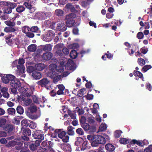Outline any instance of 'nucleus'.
Segmentation results:
<instances>
[{"instance_id":"nucleus-1","label":"nucleus","mask_w":152,"mask_h":152,"mask_svg":"<svg viewBox=\"0 0 152 152\" xmlns=\"http://www.w3.org/2000/svg\"><path fill=\"white\" fill-rule=\"evenodd\" d=\"M0 76L3 83L7 84L9 83H10L12 82L13 80L15 78V77L11 74H0Z\"/></svg>"},{"instance_id":"nucleus-2","label":"nucleus","mask_w":152,"mask_h":152,"mask_svg":"<svg viewBox=\"0 0 152 152\" xmlns=\"http://www.w3.org/2000/svg\"><path fill=\"white\" fill-rule=\"evenodd\" d=\"M12 88L11 89V91L12 94H15L17 92V89L20 88L21 85V83L19 79L15 77L14 80L10 84Z\"/></svg>"},{"instance_id":"nucleus-3","label":"nucleus","mask_w":152,"mask_h":152,"mask_svg":"<svg viewBox=\"0 0 152 152\" xmlns=\"http://www.w3.org/2000/svg\"><path fill=\"white\" fill-rule=\"evenodd\" d=\"M76 15L74 14L71 13L66 15V24L68 27L72 26L75 23V20L73 18L75 17Z\"/></svg>"},{"instance_id":"nucleus-4","label":"nucleus","mask_w":152,"mask_h":152,"mask_svg":"<svg viewBox=\"0 0 152 152\" xmlns=\"http://www.w3.org/2000/svg\"><path fill=\"white\" fill-rule=\"evenodd\" d=\"M34 133L32 134L33 137L35 139H39L43 140L44 136L43 132L40 130H36L34 132Z\"/></svg>"},{"instance_id":"nucleus-5","label":"nucleus","mask_w":152,"mask_h":152,"mask_svg":"<svg viewBox=\"0 0 152 152\" xmlns=\"http://www.w3.org/2000/svg\"><path fill=\"white\" fill-rule=\"evenodd\" d=\"M49 83L50 80L47 78L44 77L38 81L37 82V84L42 87H45L47 88V86Z\"/></svg>"},{"instance_id":"nucleus-6","label":"nucleus","mask_w":152,"mask_h":152,"mask_svg":"<svg viewBox=\"0 0 152 152\" xmlns=\"http://www.w3.org/2000/svg\"><path fill=\"white\" fill-rule=\"evenodd\" d=\"M34 16L38 20H45L47 18V15L46 13L41 12L36 13Z\"/></svg>"},{"instance_id":"nucleus-7","label":"nucleus","mask_w":152,"mask_h":152,"mask_svg":"<svg viewBox=\"0 0 152 152\" xmlns=\"http://www.w3.org/2000/svg\"><path fill=\"white\" fill-rule=\"evenodd\" d=\"M54 34L55 33L52 30L49 31L47 33L46 36L44 37V40L46 42L51 41Z\"/></svg>"},{"instance_id":"nucleus-8","label":"nucleus","mask_w":152,"mask_h":152,"mask_svg":"<svg viewBox=\"0 0 152 152\" xmlns=\"http://www.w3.org/2000/svg\"><path fill=\"white\" fill-rule=\"evenodd\" d=\"M145 142H147V140H144L142 142V141L137 140L135 139L132 140L130 142L131 144H137L140 146H143V145H145Z\"/></svg>"},{"instance_id":"nucleus-9","label":"nucleus","mask_w":152,"mask_h":152,"mask_svg":"<svg viewBox=\"0 0 152 152\" xmlns=\"http://www.w3.org/2000/svg\"><path fill=\"white\" fill-rule=\"evenodd\" d=\"M57 29L58 30L61 32H64L67 29L66 25L64 22H61L57 24Z\"/></svg>"},{"instance_id":"nucleus-10","label":"nucleus","mask_w":152,"mask_h":152,"mask_svg":"<svg viewBox=\"0 0 152 152\" xmlns=\"http://www.w3.org/2000/svg\"><path fill=\"white\" fill-rule=\"evenodd\" d=\"M57 86L58 89V90L57 92V94L58 95L61 94L64 95L65 94L64 92L65 89L64 86L62 84H59L57 85Z\"/></svg>"},{"instance_id":"nucleus-11","label":"nucleus","mask_w":152,"mask_h":152,"mask_svg":"<svg viewBox=\"0 0 152 152\" xmlns=\"http://www.w3.org/2000/svg\"><path fill=\"white\" fill-rule=\"evenodd\" d=\"M4 130L8 133L12 132L15 128L14 126L11 124H6L4 128Z\"/></svg>"},{"instance_id":"nucleus-12","label":"nucleus","mask_w":152,"mask_h":152,"mask_svg":"<svg viewBox=\"0 0 152 152\" xmlns=\"http://www.w3.org/2000/svg\"><path fill=\"white\" fill-rule=\"evenodd\" d=\"M31 75L34 79L37 80L40 79L42 77L41 73L36 71H33Z\"/></svg>"},{"instance_id":"nucleus-13","label":"nucleus","mask_w":152,"mask_h":152,"mask_svg":"<svg viewBox=\"0 0 152 152\" xmlns=\"http://www.w3.org/2000/svg\"><path fill=\"white\" fill-rule=\"evenodd\" d=\"M17 74L19 75L20 74L24 73L25 72V68L24 66L17 65Z\"/></svg>"},{"instance_id":"nucleus-14","label":"nucleus","mask_w":152,"mask_h":152,"mask_svg":"<svg viewBox=\"0 0 152 152\" xmlns=\"http://www.w3.org/2000/svg\"><path fill=\"white\" fill-rule=\"evenodd\" d=\"M53 56V54L50 52H46L44 53L42 55V58L45 60H50Z\"/></svg>"},{"instance_id":"nucleus-15","label":"nucleus","mask_w":152,"mask_h":152,"mask_svg":"<svg viewBox=\"0 0 152 152\" xmlns=\"http://www.w3.org/2000/svg\"><path fill=\"white\" fill-rule=\"evenodd\" d=\"M105 148L109 152H113L115 149L114 146L110 143L106 144L105 145Z\"/></svg>"},{"instance_id":"nucleus-16","label":"nucleus","mask_w":152,"mask_h":152,"mask_svg":"<svg viewBox=\"0 0 152 152\" xmlns=\"http://www.w3.org/2000/svg\"><path fill=\"white\" fill-rule=\"evenodd\" d=\"M97 138V135H96L93 141L91 142V145L92 147H97L99 145V140H98V139Z\"/></svg>"},{"instance_id":"nucleus-17","label":"nucleus","mask_w":152,"mask_h":152,"mask_svg":"<svg viewBox=\"0 0 152 152\" xmlns=\"http://www.w3.org/2000/svg\"><path fill=\"white\" fill-rule=\"evenodd\" d=\"M97 139L99 140V143L100 144H105L106 141V140L105 138L101 135H97Z\"/></svg>"},{"instance_id":"nucleus-18","label":"nucleus","mask_w":152,"mask_h":152,"mask_svg":"<svg viewBox=\"0 0 152 152\" xmlns=\"http://www.w3.org/2000/svg\"><path fill=\"white\" fill-rule=\"evenodd\" d=\"M81 126L85 131L89 130V132L92 131L91 129L93 127L90 126L88 124L86 123L82 124Z\"/></svg>"},{"instance_id":"nucleus-19","label":"nucleus","mask_w":152,"mask_h":152,"mask_svg":"<svg viewBox=\"0 0 152 152\" xmlns=\"http://www.w3.org/2000/svg\"><path fill=\"white\" fill-rule=\"evenodd\" d=\"M26 92L24 95L27 97H30L33 94V91L31 88H26Z\"/></svg>"},{"instance_id":"nucleus-20","label":"nucleus","mask_w":152,"mask_h":152,"mask_svg":"<svg viewBox=\"0 0 152 152\" xmlns=\"http://www.w3.org/2000/svg\"><path fill=\"white\" fill-rule=\"evenodd\" d=\"M35 3V0H28L27 1L24 2L23 4L25 7L33 6V5ZM30 7L29 6V7Z\"/></svg>"},{"instance_id":"nucleus-21","label":"nucleus","mask_w":152,"mask_h":152,"mask_svg":"<svg viewBox=\"0 0 152 152\" xmlns=\"http://www.w3.org/2000/svg\"><path fill=\"white\" fill-rule=\"evenodd\" d=\"M79 54L75 50H72L70 54V56L72 58L75 59L77 57V55Z\"/></svg>"},{"instance_id":"nucleus-22","label":"nucleus","mask_w":152,"mask_h":152,"mask_svg":"<svg viewBox=\"0 0 152 152\" xmlns=\"http://www.w3.org/2000/svg\"><path fill=\"white\" fill-rule=\"evenodd\" d=\"M16 31L14 28L10 27H5L4 29V31L6 33L14 32Z\"/></svg>"},{"instance_id":"nucleus-23","label":"nucleus","mask_w":152,"mask_h":152,"mask_svg":"<svg viewBox=\"0 0 152 152\" xmlns=\"http://www.w3.org/2000/svg\"><path fill=\"white\" fill-rule=\"evenodd\" d=\"M72 126H69L67 127V133L68 135H73L74 134V132L73 129H74Z\"/></svg>"},{"instance_id":"nucleus-24","label":"nucleus","mask_w":152,"mask_h":152,"mask_svg":"<svg viewBox=\"0 0 152 152\" xmlns=\"http://www.w3.org/2000/svg\"><path fill=\"white\" fill-rule=\"evenodd\" d=\"M36 70L38 71H42L44 68V66L42 63L36 64L35 66Z\"/></svg>"},{"instance_id":"nucleus-25","label":"nucleus","mask_w":152,"mask_h":152,"mask_svg":"<svg viewBox=\"0 0 152 152\" xmlns=\"http://www.w3.org/2000/svg\"><path fill=\"white\" fill-rule=\"evenodd\" d=\"M90 146H89V143L88 141H85L82 144L81 149L82 150H84L86 149H89Z\"/></svg>"},{"instance_id":"nucleus-26","label":"nucleus","mask_w":152,"mask_h":152,"mask_svg":"<svg viewBox=\"0 0 152 152\" xmlns=\"http://www.w3.org/2000/svg\"><path fill=\"white\" fill-rule=\"evenodd\" d=\"M52 46L50 44L45 45L43 48V50L45 52L50 51L52 49Z\"/></svg>"},{"instance_id":"nucleus-27","label":"nucleus","mask_w":152,"mask_h":152,"mask_svg":"<svg viewBox=\"0 0 152 152\" xmlns=\"http://www.w3.org/2000/svg\"><path fill=\"white\" fill-rule=\"evenodd\" d=\"M22 101L24 102V104L26 106H28L29 105L31 102V100L29 98H26L24 97H23L22 98Z\"/></svg>"},{"instance_id":"nucleus-28","label":"nucleus","mask_w":152,"mask_h":152,"mask_svg":"<svg viewBox=\"0 0 152 152\" xmlns=\"http://www.w3.org/2000/svg\"><path fill=\"white\" fill-rule=\"evenodd\" d=\"M86 88H82L77 92V95L79 97H82L86 93Z\"/></svg>"},{"instance_id":"nucleus-29","label":"nucleus","mask_w":152,"mask_h":152,"mask_svg":"<svg viewBox=\"0 0 152 152\" xmlns=\"http://www.w3.org/2000/svg\"><path fill=\"white\" fill-rule=\"evenodd\" d=\"M31 131L28 128L25 129L23 131V135L29 136L31 135Z\"/></svg>"},{"instance_id":"nucleus-30","label":"nucleus","mask_w":152,"mask_h":152,"mask_svg":"<svg viewBox=\"0 0 152 152\" xmlns=\"http://www.w3.org/2000/svg\"><path fill=\"white\" fill-rule=\"evenodd\" d=\"M37 152H53V150L50 149L48 150L41 147L39 148Z\"/></svg>"},{"instance_id":"nucleus-31","label":"nucleus","mask_w":152,"mask_h":152,"mask_svg":"<svg viewBox=\"0 0 152 152\" xmlns=\"http://www.w3.org/2000/svg\"><path fill=\"white\" fill-rule=\"evenodd\" d=\"M28 50L31 52H34L36 50V45L34 44H31L28 47Z\"/></svg>"},{"instance_id":"nucleus-32","label":"nucleus","mask_w":152,"mask_h":152,"mask_svg":"<svg viewBox=\"0 0 152 152\" xmlns=\"http://www.w3.org/2000/svg\"><path fill=\"white\" fill-rule=\"evenodd\" d=\"M107 126L104 124H102L100 126L98 131L99 132H103L106 130Z\"/></svg>"},{"instance_id":"nucleus-33","label":"nucleus","mask_w":152,"mask_h":152,"mask_svg":"<svg viewBox=\"0 0 152 152\" xmlns=\"http://www.w3.org/2000/svg\"><path fill=\"white\" fill-rule=\"evenodd\" d=\"M21 124L23 127H27L29 124L28 121L26 119H24L21 121Z\"/></svg>"},{"instance_id":"nucleus-34","label":"nucleus","mask_w":152,"mask_h":152,"mask_svg":"<svg viewBox=\"0 0 152 152\" xmlns=\"http://www.w3.org/2000/svg\"><path fill=\"white\" fill-rule=\"evenodd\" d=\"M30 31L33 33H37L39 31V28L36 26H32L30 27Z\"/></svg>"},{"instance_id":"nucleus-35","label":"nucleus","mask_w":152,"mask_h":152,"mask_svg":"<svg viewBox=\"0 0 152 152\" xmlns=\"http://www.w3.org/2000/svg\"><path fill=\"white\" fill-rule=\"evenodd\" d=\"M30 27L27 26H24L22 28V31L26 34L28 32L30 31Z\"/></svg>"},{"instance_id":"nucleus-36","label":"nucleus","mask_w":152,"mask_h":152,"mask_svg":"<svg viewBox=\"0 0 152 152\" xmlns=\"http://www.w3.org/2000/svg\"><path fill=\"white\" fill-rule=\"evenodd\" d=\"M5 24L10 27H13L15 25V22L13 21H11L10 20H7L5 22Z\"/></svg>"},{"instance_id":"nucleus-37","label":"nucleus","mask_w":152,"mask_h":152,"mask_svg":"<svg viewBox=\"0 0 152 152\" xmlns=\"http://www.w3.org/2000/svg\"><path fill=\"white\" fill-rule=\"evenodd\" d=\"M12 12V10L8 6L5 7L3 11V12L4 13H5L7 14H10Z\"/></svg>"},{"instance_id":"nucleus-38","label":"nucleus","mask_w":152,"mask_h":152,"mask_svg":"<svg viewBox=\"0 0 152 152\" xmlns=\"http://www.w3.org/2000/svg\"><path fill=\"white\" fill-rule=\"evenodd\" d=\"M17 112L20 114H22L24 112V109L23 107L20 106H18L16 108Z\"/></svg>"},{"instance_id":"nucleus-39","label":"nucleus","mask_w":152,"mask_h":152,"mask_svg":"<svg viewBox=\"0 0 152 152\" xmlns=\"http://www.w3.org/2000/svg\"><path fill=\"white\" fill-rule=\"evenodd\" d=\"M7 111L9 114L13 115L15 114V110L14 108L11 107L8 109Z\"/></svg>"},{"instance_id":"nucleus-40","label":"nucleus","mask_w":152,"mask_h":152,"mask_svg":"<svg viewBox=\"0 0 152 152\" xmlns=\"http://www.w3.org/2000/svg\"><path fill=\"white\" fill-rule=\"evenodd\" d=\"M137 62L138 64L141 66H143L145 64V60L142 58H138Z\"/></svg>"},{"instance_id":"nucleus-41","label":"nucleus","mask_w":152,"mask_h":152,"mask_svg":"<svg viewBox=\"0 0 152 152\" xmlns=\"http://www.w3.org/2000/svg\"><path fill=\"white\" fill-rule=\"evenodd\" d=\"M133 73L135 76H137L140 78H141L143 76L142 73L138 71L134 70Z\"/></svg>"},{"instance_id":"nucleus-42","label":"nucleus","mask_w":152,"mask_h":152,"mask_svg":"<svg viewBox=\"0 0 152 152\" xmlns=\"http://www.w3.org/2000/svg\"><path fill=\"white\" fill-rule=\"evenodd\" d=\"M25 8L23 6H19L17 7L16 11L18 13H21L25 10Z\"/></svg>"},{"instance_id":"nucleus-43","label":"nucleus","mask_w":152,"mask_h":152,"mask_svg":"<svg viewBox=\"0 0 152 152\" xmlns=\"http://www.w3.org/2000/svg\"><path fill=\"white\" fill-rule=\"evenodd\" d=\"M28 110L31 113H33L37 111V107L35 106H31L29 108Z\"/></svg>"},{"instance_id":"nucleus-44","label":"nucleus","mask_w":152,"mask_h":152,"mask_svg":"<svg viewBox=\"0 0 152 152\" xmlns=\"http://www.w3.org/2000/svg\"><path fill=\"white\" fill-rule=\"evenodd\" d=\"M30 7H26L28 9H29V12L31 13H33L35 12L36 10V8L34 7L33 6H30Z\"/></svg>"},{"instance_id":"nucleus-45","label":"nucleus","mask_w":152,"mask_h":152,"mask_svg":"<svg viewBox=\"0 0 152 152\" xmlns=\"http://www.w3.org/2000/svg\"><path fill=\"white\" fill-rule=\"evenodd\" d=\"M151 68L152 66L150 65H147L142 67V71L145 72Z\"/></svg>"},{"instance_id":"nucleus-46","label":"nucleus","mask_w":152,"mask_h":152,"mask_svg":"<svg viewBox=\"0 0 152 152\" xmlns=\"http://www.w3.org/2000/svg\"><path fill=\"white\" fill-rule=\"evenodd\" d=\"M37 147H38L34 143H31L30 145H29L30 149L32 151H34L37 150Z\"/></svg>"},{"instance_id":"nucleus-47","label":"nucleus","mask_w":152,"mask_h":152,"mask_svg":"<svg viewBox=\"0 0 152 152\" xmlns=\"http://www.w3.org/2000/svg\"><path fill=\"white\" fill-rule=\"evenodd\" d=\"M55 13L58 16H61L63 14V11L61 10L57 9L55 10Z\"/></svg>"},{"instance_id":"nucleus-48","label":"nucleus","mask_w":152,"mask_h":152,"mask_svg":"<svg viewBox=\"0 0 152 152\" xmlns=\"http://www.w3.org/2000/svg\"><path fill=\"white\" fill-rule=\"evenodd\" d=\"M62 139V141L64 142H67L69 141V137L67 134L62 137L61 138Z\"/></svg>"},{"instance_id":"nucleus-49","label":"nucleus","mask_w":152,"mask_h":152,"mask_svg":"<svg viewBox=\"0 0 152 152\" xmlns=\"http://www.w3.org/2000/svg\"><path fill=\"white\" fill-rule=\"evenodd\" d=\"M57 74L55 72H50L48 74V76L51 78H53L57 75Z\"/></svg>"},{"instance_id":"nucleus-50","label":"nucleus","mask_w":152,"mask_h":152,"mask_svg":"<svg viewBox=\"0 0 152 152\" xmlns=\"http://www.w3.org/2000/svg\"><path fill=\"white\" fill-rule=\"evenodd\" d=\"M9 17V15L6 13H3L2 15L1 16L0 18L2 20H6Z\"/></svg>"},{"instance_id":"nucleus-51","label":"nucleus","mask_w":152,"mask_h":152,"mask_svg":"<svg viewBox=\"0 0 152 152\" xmlns=\"http://www.w3.org/2000/svg\"><path fill=\"white\" fill-rule=\"evenodd\" d=\"M119 142L121 144H126L128 143V140L125 138H122L120 139Z\"/></svg>"},{"instance_id":"nucleus-52","label":"nucleus","mask_w":152,"mask_h":152,"mask_svg":"<svg viewBox=\"0 0 152 152\" xmlns=\"http://www.w3.org/2000/svg\"><path fill=\"white\" fill-rule=\"evenodd\" d=\"M12 10V9H14L17 6V4L15 3H12L10 2H9V4L8 6Z\"/></svg>"},{"instance_id":"nucleus-53","label":"nucleus","mask_w":152,"mask_h":152,"mask_svg":"<svg viewBox=\"0 0 152 152\" xmlns=\"http://www.w3.org/2000/svg\"><path fill=\"white\" fill-rule=\"evenodd\" d=\"M26 71L28 73H32L34 71V67L32 66H29L27 68Z\"/></svg>"},{"instance_id":"nucleus-54","label":"nucleus","mask_w":152,"mask_h":152,"mask_svg":"<svg viewBox=\"0 0 152 152\" xmlns=\"http://www.w3.org/2000/svg\"><path fill=\"white\" fill-rule=\"evenodd\" d=\"M61 75H56L53 78V81L54 83L58 82L61 79Z\"/></svg>"},{"instance_id":"nucleus-55","label":"nucleus","mask_w":152,"mask_h":152,"mask_svg":"<svg viewBox=\"0 0 152 152\" xmlns=\"http://www.w3.org/2000/svg\"><path fill=\"white\" fill-rule=\"evenodd\" d=\"M122 132L121 131L117 130L116 131L114 134V136L115 138H118L120 137Z\"/></svg>"},{"instance_id":"nucleus-56","label":"nucleus","mask_w":152,"mask_h":152,"mask_svg":"<svg viewBox=\"0 0 152 152\" xmlns=\"http://www.w3.org/2000/svg\"><path fill=\"white\" fill-rule=\"evenodd\" d=\"M76 132L78 134L80 135H83L84 134L83 130L81 128L77 129L76 130Z\"/></svg>"},{"instance_id":"nucleus-57","label":"nucleus","mask_w":152,"mask_h":152,"mask_svg":"<svg viewBox=\"0 0 152 152\" xmlns=\"http://www.w3.org/2000/svg\"><path fill=\"white\" fill-rule=\"evenodd\" d=\"M105 54L106 55L107 58L108 59L111 60L113 58V55L110 53L109 51H107V53H105Z\"/></svg>"},{"instance_id":"nucleus-58","label":"nucleus","mask_w":152,"mask_h":152,"mask_svg":"<svg viewBox=\"0 0 152 152\" xmlns=\"http://www.w3.org/2000/svg\"><path fill=\"white\" fill-rule=\"evenodd\" d=\"M75 109L79 115H82L84 114V111L83 109H80L78 107H77Z\"/></svg>"},{"instance_id":"nucleus-59","label":"nucleus","mask_w":152,"mask_h":152,"mask_svg":"<svg viewBox=\"0 0 152 152\" xmlns=\"http://www.w3.org/2000/svg\"><path fill=\"white\" fill-rule=\"evenodd\" d=\"M96 135H88L87 136V138L88 140H89L91 142L94 140V138H95Z\"/></svg>"},{"instance_id":"nucleus-60","label":"nucleus","mask_w":152,"mask_h":152,"mask_svg":"<svg viewBox=\"0 0 152 152\" xmlns=\"http://www.w3.org/2000/svg\"><path fill=\"white\" fill-rule=\"evenodd\" d=\"M86 121L85 117L83 116H82L80 119V122L81 126L82 124L86 123Z\"/></svg>"},{"instance_id":"nucleus-61","label":"nucleus","mask_w":152,"mask_h":152,"mask_svg":"<svg viewBox=\"0 0 152 152\" xmlns=\"http://www.w3.org/2000/svg\"><path fill=\"white\" fill-rule=\"evenodd\" d=\"M32 99L33 102L36 104H38L39 102V98L35 95L32 96Z\"/></svg>"},{"instance_id":"nucleus-62","label":"nucleus","mask_w":152,"mask_h":152,"mask_svg":"<svg viewBox=\"0 0 152 152\" xmlns=\"http://www.w3.org/2000/svg\"><path fill=\"white\" fill-rule=\"evenodd\" d=\"M26 34V36L30 38H32L34 37V34L33 33L31 32V31H29Z\"/></svg>"},{"instance_id":"nucleus-63","label":"nucleus","mask_w":152,"mask_h":152,"mask_svg":"<svg viewBox=\"0 0 152 152\" xmlns=\"http://www.w3.org/2000/svg\"><path fill=\"white\" fill-rule=\"evenodd\" d=\"M66 134V132L63 130L58 134V137L60 138L62 137Z\"/></svg>"},{"instance_id":"nucleus-64","label":"nucleus","mask_w":152,"mask_h":152,"mask_svg":"<svg viewBox=\"0 0 152 152\" xmlns=\"http://www.w3.org/2000/svg\"><path fill=\"white\" fill-rule=\"evenodd\" d=\"M29 126L31 129H34L37 127L36 124L33 122H31L30 123Z\"/></svg>"}]
</instances>
